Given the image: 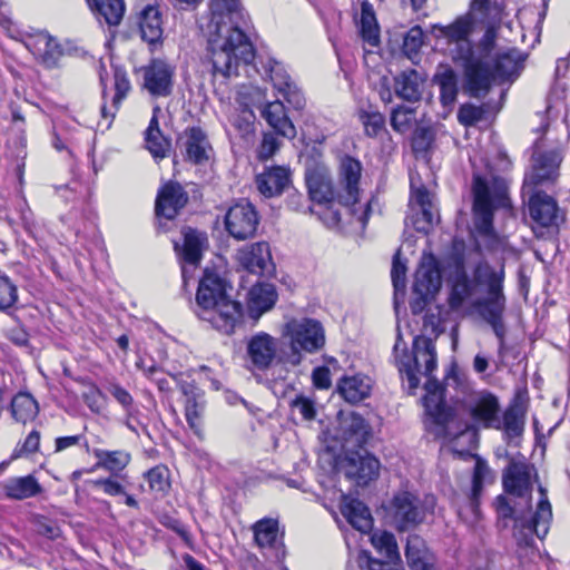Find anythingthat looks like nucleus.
<instances>
[{
	"label": "nucleus",
	"instance_id": "cd10ccee",
	"mask_svg": "<svg viewBox=\"0 0 570 570\" xmlns=\"http://www.w3.org/2000/svg\"><path fill=\"white\" fill-rule=\"evenodd\" d=\"M441 287V273L432 255L423 256L414 275L413 293L434 295Z\"/></svg>",
	"mask_w": 570,
	"mask_h": 570
},
{
	"label": "nucleus",
	"instance_id": "423d86ee",
	"mask_svg": "<svg viewBox=\"0 0 570 570\" xmlns=\"http://www.w3.org/2000/svg\"><path fill=\"white\" fill-rule=\"evenodd\" d=\"M540 500L535 512L528 518L523 512L515 513L514 509L508 503L507 499L499 497V512L503 518L514 519V538L520 547H532L534 535L544 539L549 532L552 521V508L548 499L547 490L539 485Z\"/></svg>",
	"mask_w": 570,
	"mask_h": 570
},
{
	"label": "nucleus",
	"instance_id": "7c9ffc66",
	"mask_svg": "<svg viewBox=\"0 0 570 570\" xmlns=\"http://www.w3.org/2000/svg\"><path fill=\"white\" fill-rule=\"evenodd\" d=\"M185 147L186 157L193 164L199 165L209 159L212 146L206 132L200 127H188L180 138Z\"/></svg>",
	"mask_w": 570,
	"mask_h": 570
},
{
	"label": "nucleus",
	"instance_id": "49530a36",
	"mask_svg": "<svg viewBox=\"0 0 570 570\" xmlns=\"http://www.w3.org/2000/svg\"><path fill=\"white\" fill-rule=\"evenodd\" d=\"M37 401L29 393H18L11 401V414L17 422L26 423L38 414Z\"/></svg>",
	"mask_w": 570,
	"mask_h": 570
},
{
	"label": "nucleus",
	"instance_id": "6e6552de",
	"mask_svg": "<svg viewBox=\"0 0 570 570\" xmlns=\"http://www.w3.org/2000/svg\"><path fill=\"white\" fill-rule=\"evenodd\" d=\"M400 343L394 345L395 361L402 377L407 381L409 390L414 391L420 385V376L432 380V373L436 368V351L432 338L419 335L413 341L412 354L405 347L399 353Z\"/></svg>",
	"mask_w": 570,
	"mask_h": 570
},
{
	"label": "nucleus",
	"instance_id": "aec40b11",
	"mask_svg": "<svg viewBox=\"0 0 570 570\" xmlns=\"http://www.w3.org/2000/svg\"><path fill=\"white\" fill-rule=\"evenodd\" d=\"M473 210L475 226L482 234H490L493 220V200L487 181L475 176L473 179Z\"/></svg>",
	"mask_w": 570,
	"mask_h": 570
},
{
	"label": "nucleus",
	"instance_id": "a211bd4d",
	"mask_svg": "<svg viewBox=\"0 0 570 570\" xmlns=\"http://www.w3.org/2000/svg\"><path fill=\"white\" fill-rule=\"evenodd\" d=\"M24 45L35 58L47 69L57 68L63 56L61 45L46 31L29 36Z\"/></svg>",
	"mask_w": 570,
	"mask_h": 570
},
{
	"label": "nucleus",
	"instance_id": "603ef678",
	"mask_svg": "<svg viewBox=\"0 0 570 570\" xmlns=\"http://www.w3.org/2000/svg\"><path fill=\"white\" fill-rule=\"evenodd\" d=\"M255 118L254 112L247 107H244L230 114L229 122L242 138L247 139L254 135Z\"/></svg>",
	"mask_w": 570,
	"mask_h": 570
},
{
	"label": "nucleus",
	"instance_id": "2f4dec72",
	"mask_svg": "<svg viewBox=\"0 0 570 570\" xmlns=\"http://www.w3.org/2000/svg\"><path fill=\"white\" fill-rule=\"evenodd\" d=\"M525 414L527 400L521 394H517L503 412L501 420V430L504 431L508 439L520 436L523 433Z\"/></svg>",
	"mask_w": 570,
	"mask_h": 570
},
{
	"label": "nucleus",
	"instance_id": "4be33fe9",
	"mask_svg": "<svg viewBox=\"0 0 570 570\" xmlns=\"http://www.w3.org/2000/svg\"><path fill=\"white\" fill-rule=\"evenodd\" d=\"M529 215L541 227L557 226L562 219L556 199L544 191H535L529 197Z\"/></svg>",
	"mask_w": 570,
	"mask_h": 570
},
{
	"label": "nucleus",
	"instance_id": "4d7b16f0",
	"mask_svg": "<svg viewBox=\"0 0 570 570\" xmlns=\"http://www.w3.org/2000/svg\"><path fill=\"white\" fill-rule=\"evenodd\" d=\"M360 121L364 126L365 135L375 138L385 131V117L380 111H360Z\"/></svg>",
	"mask_w": 570,
	"mask_h": 570
},
{
	"label": "nucleus",
	"instance_id": "9b49d317",
	"mask_svg": "<svg viewBox=\"0 0 570 570\" xmlns=\"http://www.w3.org/2000/svg\"><path fill=\"white\" fill-rule=\"evenodd\" d=\"M342 469L347 479L358 487H365L379 476L380 462L365 449L351 450L346 451Z\"/></svg>",
	"mask_w": 570,
	"mask_h": 570
},
{
	"label": "nucleus",
	"instance_id": "f3484780",
	"mask_svg": "<svg viewBox=\"0 0 570 570\" xmlns=\"http://www.w3.org/2000/svg\"><path fill=\"white\" fill-rule=\"evenodd\" d=\"M528 55L517 48H508L499 51L490 59L491 83L498 79L501 81L515 80L524 68Z\"/></svg>",
	"mask_w": 570,
	"mask_h": 570
},
{
	"label": "nucleus",
	"instance_id": "bb28decb",
	"mask_svg": "<svg viewBox=\"0 0 570 570\" xmlns=\"http://www.w3.org/2000/svg\"><path fill=\"white\" fill-rule=\"evenodd\" d=\"M257 190L265 198L277 197L288 187L291 173L282 166L266 168L255 179Z\"/></svg>",
	"mask_w": 570,
	"mask_h": 570
},
{
	"label": "nucleus",
	"instance_id": "e433bc0d",
	"mask_svg": "<svg viewBox=\"0 0 570 570\" xmlns=\"http://www.w3.org/2000/svg\"><path fill=\"white\" fill-rule=\"evenodd\" d=\"M262 116L278 135L288 139L296 137V128L279 100L267 102L262 109Z\"/></svg>",
	"mask_w": 570,
	"mask_h": 570
},
{
	"label": "nucleus",
	"instance_id": "09e8293b",
	"mask_svg": "<svg viewBox=\"0 0 570 570\" xmlns=\"http://www.w3.org/2000/svg\"><path fill=\"white\" fill-rule=\"evenodd\" d=\"M475 465L472 476V489L471 494L469 497V509L472 514L478 517L479 514V498L483 490V483L487 478L490 475V469L484 460L479 456H475Z\"/></svg>",
	"mask_w": 570,
	"mask_h": 570
},
{
	"label": "nucleus",
	"instance_id": "864d4df0",
	"mask_svg": "<svg viewBox=\"0 0 570 570\" xmlns=\"http://www.w3.org/2000/svg\"><path fill=\"white\" fill-rule=\"evenodd\" d=\"M169 475L168 468L159 464L148 470L144 478L151 492L165 494L170 488Z\"/></svg>",
	"mask_w": 570,
	"mask_h": 570
},
{
	"label": "nucleus",
	"instance_id": "bf43d9fd",
	"mask_svg": "<svg viewBox=\"0 0 570 570\" xmlns=\"http://www.w3.org/2000/svg\"><path fill=\"white\" fill-rule=\"evenodd\" d=\"M424 43V32L420 26L412 27L403 39V51L413 60Z\"/></svg>",
	"mask_w": 570,
	"mask_h": 570
},
{
	"label": "nucleus",
	"instance_id": "393cba45",
	"mask_svg": "<svg viewBox=\"0 0 570 570\" xmlns=\"http://www.w3.org/2000/svg\"><path fill=\"white\" fill-rule=\"evenodd\" d=\"M188 202L187 193L178 183H168L158 191L155 212L158 217L174 219Z\"/></svg>",
	"mask_w": 570,
	"mask_h": 570
},
{
	"label": "nucleus",
	"instance_id": "2eb2a0df",
	"mask_svg": "<svg viewBox=\"0 0 570 570\" xmlns=\"http://www.w3.org/2000/svg\"><path fill=\"white\" fill-rule=\"evenodd\" d=\"M391 515L397 530L405 531L420 524L425 518V509L412 493L404 491L394 495Z\"/></svg>",
	"mask_w": 570,
	"mask_h": 570
},
{
	"label": "nucleus",
	"instance_id": "7ed1b4c3",
	"mask_svg": "<svg viewBox=\"0 0 570 570\" xmlns=\"http://www.w3.org/2000/svg\"><path fill=\"white\" fill-rule=\"evenodd\" d=\"M194 311L198 318L225 335L235 332L243 315L242 305L226 293V282L208 268L199 281Z\"/></svg>",
	"mask_w": 570,
	"mask_h": 570
},
{
	"label": "nucleus",
	"instance_id": "338daca9",
	"mask_svg": "<svg viewBox=\"0 0 570 570\" xmlns=\"http://www.w3.org/2000/svg\"><path fill=\"white\" fill-rule=\"evenodd\" d=\"M361 35L368 45H379L380 35L375 17H361Z\"/></svg>",
	"mask_w": 570,
	"mask_h": 570
},
{
	"label": "nucleus",
	"instance_id": "9d476101",
	"mask_svg": "<svg viewBox=\"0 0 570 570\" xmlns=\"http://www.w3.org/2000/svg\"><path fill=\"white\" fill-rule=\"evenodd\" d=\"M563 159L559 147L543 150L537 142L531 157L530 170L525 174L524 186L549 185L557 181Z\"/></svg>",
	"mask_w": 570,
	"mask_h": 570
},
{
	"label": "nucleus",
	"instance_id": "774afa93",
	"mask_svg": "<svg viewBox=\"0 0 570 570\" xmlns=\"http://www.w3.org/2000/svg\"><path fill=\"white\" fill-rule=\"evenodd\" d=\"M432 207V205L420 207V214L413 220V226L417 232L428 234L431 230L435 220Z\"/></svg>",
	"mask_w": 570,
	"mask_h": 570
},
{
	"label": "nucleus",
	"instance_id": "c85d7f7f",
	"mask_svg": "<svg viewBox=\"0 0 570 570\" xmlns=\"http://www.w3.org/2000/svg\"><path fill=\"white\" fill-rule=\"evenodd\" d=\"M487 26L485 32L482 38L479 40L475 49H473V58H479L481 60L482 68H484L488 72V83L485 88L475 92L469 94L474 98L484 97L490 88H491V68H490V59H492V52L497 47V30L500 23H484Z\"/></svg>",
	"mask_w": 570,
	"mask_h": 570
},
{
	"label": "nucleus",
	"instance_id": "f257e3e1",
	"mask_svg": "<svg viewBox=\"0 0 570 570\" xmlns=\"http://www.w3.org/2000/svg\"><path fill=\"white\" fill-rule=\"evenodd\" d=\"M214 14L208 38V51L215 75L238 76L240 65H249L255 49L247 35L233 21L240 14L239 0H213Z\"/></svg>",
	"mask_w": 570,
	"mask_h": 570
},
{
	"label": "nucleus",
	"instance_id": "6e6d98bb",
	"mask_svg": "<svg viewBox=\"0 0 570 570\" xmlns=\"http://www.w3.org/2000/svg\"><path fill=\"white\" fill-rule=\"evenodd\" d=\"M414 114V109L403 105L393 108L390 118L391 127L393 130L400 134L407 132L412 128L415 120Z\"/></svg>",
	"mask_w": 570,
	"mask_h": 570
},
{
	"label": "nucleus",
	"instance_id": "e2e57ef3",
	"mask_svg": "<svg viewBox=\"0 0 570 570\" xmlns=\"http://www.w3.org/2000/svg\"><path fill=\"white\" fill-rule=\"evenodd\" d=\"M146 147L155 158H165L170 148V142L166 139L161 131L159 134L149 135V131L145 132Z\"/></svg>",
	"mask_w": 570,
	"mask_h": 570
},
{
	"label": "nucleus",
	"instance_id": "680f3d73",
	"mask_svg": "<svg viewBox=\"0 0 570 570\" xmlns=\"http://www.w3.org/2000/svg\"><path fill=\"white\" fill-rule=\"evenodd\" d=\"M119 475H109L108 478H100L96 480H89L88 483L96 489H100L105 494L109 497H118L126 494L125 485L118 480Z\"/></svg>",
	"mask_w": 570,
	"mask_h": 570
},
{
	"label": "nucleus",
	"instance_id": "79ce46f5",
	"mask_svg": "<svg viewBox=\"0 0 570 570\" xmlns=\"http://www.w3.org/2000/svg\"><path fill=\"white\" fill-rule=\"evenodd\" d=\"M4 494L12 500H24L37 497L42 487L32 474L8 479L3 484Z\"/></svg>",
	"mask_w": 570,
	"mask_h": 570
},
{
	"label": "nucleus",
	"instance_id": "dca6fc26",
	"mask_svg": "<svg viewBox=\"0 0 570 570\" xmlns=\"http://www.w3.org/2000/svg\"><path fill=\"white\" fill-rule=\"evenodd\" d=\"M532 478L538 479L533 464L523 460H511L502 475L503 489L507 493L522 498L532 491Z\"/></svg>",
	"mask_w": 570,
	"mask_h": 570
},
{
	"label": "nucleus",
	"instance_id": "ddd939ff",
	"mask_svg": "<svg viewBox=\"0 0 570 570\" xmlns=\"http://www.w3.org/2000/svg\"><path fill=\"white\" fill-rule=\"evenodd\" d=\"M142 89L153 98L169 97L174 89L175 68L161 59H153L142 68Z\"/></svg>",
	"mask_w": 570,
	"mask_h": 570
},
{
	"label": "nucleus",
	"instance_id": "5fc2aeb1",
	"mask_svg": "<svg viewBox=\"0 0 570 570\" xmlns=\"http://www.w3.org/2000/svg\"><path fill=\"white\" fill-rule=\"evenodd\" d=\"M391 277L394 287V304H399V297L404 298L405 295V278H406V265L400 259V249L393 256Z\"/></svg>",
	"mask_w": 570,
	"mask_h": 570
},
{
	"label": "nucleus",
	"instance_id": "72a5a7b5",
	"mask_svg": "<svg viewBox=\"0 0 570 570\" xmlns=\"http://www.w3.org/2000/svg\"><path fill=\"white\" fill-rule=\"evenodd\" d=\"M277 301L275 286L261 283L254 285L248 292V314L252 318L258 320L264 313L273 308Z\"/></svg>",
	"mask_w": 570,
	"mask_h": 570
},
{
	"label": "nucleus",
	"instance_id": "b1692460",
	"mask_svg": "<svg viewBox=\"0 0 570 570\" xmlns=\"http://www.w3.org/2000/svg\"><path fill=\"white\" fill-rule=\"evenodd\" d=\"M500 403L490 392H482L470 407V415L483 429L501 430Z\"/></svg>",
	"mask_w": 570,
	"mask_h": 570
},
{
	"label": "nucleus",
	"instance_id": "1a4fd4ad",
	"mask_svg": "<svg viewBox=\"0 0 570 570\" xmlns=\"http://www.w3.org/2000/svg\"><path fill=\"white\" fill-rule=\"evenodd\" d=\"M361 173L362 165L357 159L351 156H345L341 160L338 179L344 194L340 193L337 198L338 203L347 207L353 216H357V220L364 228L366 226L372 208L371 202H367L364 210H358L355 208V205L358 202V184Z\"/></svg>",
	"mask_w": 570,
	"mask_h": 570
},
{
	"label": "nucleus",
	"instance_id": "052dcab7",
	"mask_svg": "<svg viewBox=\"0 0 570 570\" xmlns=\"http://www.w3.org/2000/svg\"><path fill=\"white\" fill-rule=\"evenodd\" d=\"M18 302V288L8 276H0V312H6Z\"/></svg>",
	"mask_w": 570,
	"mask_h": 570
},
{
	"label": "nucleus",
	"instance_id": "3c124183",
	"mask_svg": "<svg viewBox=\"0 0 570 570\" xmlns=\"http://www.w3.org/2000/svg\"><path fill=\"white\" fill-rule=\"evenodd\" d=\"M475 289L474 278L470 279L465 274L458 276L449 298L452 308H459L462 304L470 299Z\"/></svg>",
	"mask_w": 570,
	"mask_h": 570
},
{
	"label": "nucleus",
	"instance_id": "6ab92c4d",
	"mask_svg": "<svg viewBox=\"0 0 570 570\" xmlns=\"http://www.w3.org/2000/svg\"><path fill=\"white\" fill-rule=\"evenodd\" d=\"M340 433L346 451L363 449L371 435V428L364 417L355 412L341 414Z\"/></svg>",
	"mask_w": 570,
	"mask_h": 570
},
{
	"label": "nucleus",
	"instance_id": "4468645a",
	"mask_svg": "<svg viewBox=\"0 0 570 570\" xmlns=\"http://www.w3.org/2000/svg\"><path fill=\"white\" fill-rule=\"evenodd\" d=\"M258 214L249 202H239L232 206L225 215L226 230L235 239L244 240L255 235L258 226Z\"/></svg>",
	"mask_w": 570,
	"mask_h": 570
},
{
	"label": "nucleus",
	"instance_id": "5701e85b",
	"mask_svg": "<svg viewBox=\"0 0 570 570\" xmlns=\"http://www.w3.org/2000/svg\"><path fill=\"white\" fill-rule=\"evenodd\" d=\"M239 265L248 273L265 275L272 269V256L266 242H258L237 252Z\"/></svg>",
	"mask_w": 570,
	"mask_h": 570
},
{
	"label": "nucleus",
	"instance_id": "0eeeda50",
	"mask_svg": "<svg viewBox=\"0 0 570 570\" xmlns=\"http://www.w3.org/2000/svg\"><path fill=\"white\" fill-rule=\"evenodd\" d=\"M425 389L428 394L423 399V405L426 414L436 425L435 434L451 442L461 438L468 439L469 442H474L478 436L476 432L471 429L466 421L445 406L438 382L428 380Z\"/></svg>",
	"mask_w": 570,
	"mask_h": 570
},
{
	"label": "nucleus",
	"instance_id": "c03bdc74",
	"mask_svg": "<svg viewBox=\"0 0 570 570\" xmlns=\"http://www.w3.org/2000/svg\"><path fill=\"white\" fill-rule=\"evenodd\" d=\"M115 95L111 99V107L108 108L106 104L101 106V116L108 120L107 128L110 126L116 111L119 109L122 100L130 91V81L125 71L116 69L114 73Z\"/></svg>",
	"mask_w": 570,
	"mask_h": 570
},
{
	"label": "nucleus",
	"instance_id": "20e7f679",
	"mask_svg": "<svg viewBox=\"0 0 570 570\" xmlns=\"http://www.w3.org/2000/svg\"><path fill=\"white\" fill-rule=\"evenodd\" d=\"M475 287L483 288L485 296L473 302V306L480 316L491 326H494L498 334L501 333L500 317H503L507 298L503 293L505 278L504 266L492 267L487 262L479 263L473 271Z\"/></svg>",
	"mask_w": 570,
	"mask_h": 570
},
{
	"label": "nucleus",
	"instance_id": "c9c22d12",
	"mask_svg": "<svg viewBox=\"0 0 570 570\" xmlns=\"http://www.w3.org/2000/svg\"><path fill=\"white\" fill-rule=\"evenodd\" d=\"M341 512L347 522L362 533L372 529L373 519L368 508L358 499L343 497Z\"/></svg>",
	"mask_w": 570,
	"mask_h": 570
},
{
	"label": "nucleus",
	"instance_id": "ea45409f",
	"mask_svg": "<svg viewBox=\"0 0 570 570\" xmlns=\"http://www.w3.org/2000/svg\"><path fill=\"white\" fill-rule=\"evenodd\" d=\"M306 185L309 197L318 204H330L335 198L330 175L321 169H313L306 174Z\"/></svg>",
	"mask_w": 570,
	"mask_h": 570
},
{
	"label": "nucleus",
	"instance_id": "473e14b6",
	"mask_svg": "<svg viewBox=\"0 0 570 570\" xmlns=\"http://www.w3.org/2000/svg\"><path fill=\"white\" fill-rule=\"evenodd\" d=\"M425 78L415 69H406L394 77L395 95L409 102H416L422 98Z\"/></svg>",
	"mask_w": 570,
	"mask_h": 570
},
{
	"label": "nucleus",
	"instance_id": "de8ad7c7",
	"mask_svg": "<svg viewBox=\"0 0 570 570\" xmlns=\"http://www.w3.org/2000/svg\"><path fill=\"white\" fill-rule=\"evenodd\" d=\"M371 543L380 554L386 558V561L401 562L397 541L393 533L375 531L371 535Z\"/></svg>",
	"mask_w": 570,
	"mask_h": 570
},
{
	"label": "nucleus",
	"instance_id": "f704fd0d",
	"mask_svg": "<svg viewBox=\"0 0 570 570\" xmlns=\"http://www.w3.org/2000/svg\"><path fill=\"white\" fill-rule=\"evenodd\" d=\"M99 23L118 27L126 12L125 0H86Z\"/></svg>",
	"mask_w": 570,
	"mask_h": 570
},
{
	"label": "nucleus",
	"instance_id": "f03ea898",
	"mask_svg": "<svg viewBox=\"0 0 570 570\" xmlns=\"http://www.w3.org/2000/svg\"><path fill=\"white\" fill-rule=\"evenodd\" d=\"M479 24L466 12L459 16L450 24H433L432 32L438 40H443L452 60L463 68V89L466 94H475L485 88L488 72L482 68L481 60L473 58L470 36Z\"/></svg>",
	"mask_w": 570,
	"mask_h": 570
},
{
	"label": "nucleus",
	"instance_id": "58836bf2",
	"mask_svg": "<svg viewBox=\"0 0 570 570\" xmlns=\"http://www.w3.org/2000/svg\"><path fill=\"white\" fill-rule=\"evenodd\" d=\"M92 454L97 461L91 470L102 469L111 475H120L131 462V454L126 450L94 449Z\"/></svg>",
	"mask_w": 570,
	"mask_h": 570
},
{
	"label": "nucleus",
	"instance_id": "37998d69",
	"mask_svg": "<svg viewBox=\"0 0 570 570\" xmlns=\"http://www.w3.org/2000/svg\"><path fill=\"white\" fill-rule=\"evenodd\" d=\"M139 28L142 40L149 45H157L161 41L163 20L157 7L149 4L142 10Z\"/></svg>",
	"mask_w": 570,
	"mask_h": 570
},
{
	"label": "nucleus",
	"instance_id": "0e129e2a",
	"mask_svg": "<svg viewBox=\"0 0 570 570\" xmlns=\"http://www.w3.org/2000/svg\"><path fill=\"white\" fill-rule=\"evenodd\" d=\"M484 110L482 107L471 104L462 105L458 111V120L463 126H474L483 119Z\"/></svg>",
	"mask_w": 570,
	"mask_h": 570
},
{
	"label": "nucleus",
	"instance_id": "412c9836",
	"mask_svg": "<svg viewBox=\"0 0 570 570\" xmlns=\"http://www.w3.org/2000/svg\"><path fill=\"white\" fill-rule=\"evenodd\" d=\"M247 355L253 367L259 371L269 368L277 357L276 338L265 332L253 335L247 343Z\"/></svg>",
	"mask_w": 570,
	"mask_h": 570
},
{
	"label": "nucleus",
	"instance_id": "13d9d810",
	"mask_svg": "<svg viewBox=\"0 0 570 570\" xmlns=\"http://www.w3.org/2000/svg\"><path fill=\"white\" fill-rule=\"evenodd\" d=\"M268 72L274 88L281 94L295 85L286 69L275 60L268 61Z\"/></svg>",
	"mask_w": 570,
	"mask_h": 570
},
{
	"label": "nucleus",
	"instance_id": "39448f33",
	"mask_svg": "<svg viewBox=\"0 0 570 570\" xmlns=\"http://www.w3.org/2000/svg\"><path fill=\"white\" fill-rule=\"evenodd\" d=\"M282 337L288 344V352H284L281 361L297 366L303 361L302 352L316 353L326 342L325 330L322 323L312 317H292L282 327Z\"/></svg>",
	"mask_w": 570,
	"mask_h": 570
},
{
	"label": "nucleus",
	"instance_id": "a878e982",
	"mask_svg": "<svg viewBox=\"0 0 570 570\" xmlns=\"http://www.w3.org/2000/svg\"><path fill=\"white\" fill-rule=\"evenodd\" d=\"M206 243L207 237L204 233H199L195 229L185 232L181 250V276L185 284L187 283L189 274H191L199 264Z\"/></svg>",
	"mask_w": 570,
	"mask_h": 570
},
{
	"label": "nucleus",
	"instance_id": "a19ab883",
	"mask_svg": "<svg viewBox=\"0 0 570 570\" xmlns=\"http://www.w3.org/2000/svg\"><path fill=\"white\" fill-rule=\"evenodd\" d=\"M466 13L478 23H500L504 4L501 0H470Z\"/></svg>",
	"mask_w": 570,
	"mask_h": 570
},
{
	"label": "nucleus",
	"instance_id": "69168bd1",
	"mask_svg": "<svg viewBox=\"0 0 570 570\" xmlns=\"http://www.w3.org/2000/svg\"><path fill=\"white\" fill-rule=\"evenodd\" d=\"M83 402L91 412L99 414L105 407V395L98 386L91 384L82 394Z\"/></svg>",
	"mask_w": 570,
	"mask_h": 570
},
{
	"label": "nucleus",
	"instance_id": "f8f14e48",
	"mask_svg": "<svg viewBox=\"0 0 570 570\" xmlns=\"http://www.w3.org/2000/svg\"><path fill=\"white\" fill-rule=\"evenodd\" d=\"M178 389L184 396V414L187 424L198 439H203L206 411L205 392L194 382L184 380L178 381Z\"/></svg>",
	"mask_w": 570,
	"mask_h": 570
},
{
	"label": "nucleus",
	"instance_id": "4c0bfd02",
	"mask_svg": "<svg viewBox=\"0 0 570 570\" xmlns=\"http://www.w3.org/2000/svg\"><path fill=\"white\" fill-rule=\"evenodd\" d=\"M433 83L440 89V101L443 107H452L458 98V75L449 65H439L433 76Z\"/></svg>",
	"mask_w": 570,
	"mask_h": 570
},
{
	"label": "nucleus",
	"instance_id": "c756f323",
	"mask_svg": "<svg viewBox=\"0 0 570 570\" xmlns=\"http://www.w3.org/2000/svg\"><path fill=\"white\" fill-rule=\"evenodd\" d=\"M405 558L411 570H438L434 553L417 534L409 535L405 546Z\"/></svg>",
	"mask_w": 570,
	"mask_h": 570
},
{
	"label": "nucleus",
	"instance_id": "8fccbe9b",
	"mask_svg": "<svg viewBox=\"0 0 570 570\" xmlns=\"http://www.w3.org/2000/svg\"><path fill=\"white\" fill-rule=\"evenodd\" d=\"M254 538L261 548L275 547L278 538V522L275 519H262L253 525Z\"/></svg>",
	"mask_w": 570,
	"mask_h": 570
},
{
	"label": "nucleus",
	"instance_id": "a18cd8bd",
	"mask_svg": "<svg viewBox=\"0 0 570 570\" xmlns=\"http://www.w3.org/2000/svg\"><path fill=\"white\" fill-rule=\"evenodd\" d=\"M338 390L347 402L357 403L370 395L371 385L367 377L355 375L344 377Z\"/></svg>",
	"mask_w": 570,
	"mask_h": 570
}]
</instances>
